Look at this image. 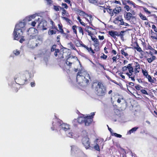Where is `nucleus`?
I'll return each mask as SVG.
<instances>
[{
	"mask_svg": "<svg viewBox=\"0 0 157 157\" xmlns=\"http://www.w3.org/2000/svg\"><path fill=\"white\" fill-rule=\"evenodd\" d=\"M90 76L88 72L85 70L83 67L78 70L76 75V80L78 84L85 83L87 84L89 82V79Z\"/></svg>",
	"mask_w": 157,
	"mask_h": 157,
	"instance_id": "1",
	"label": "nucleus"
},
{
	"mask_svg": "<svg viewBox=\"0 0 157 157\" xmlns=\"http://www.w3.org/2000/svg\"><path fill=\"white\" fill-rule=\"evenodd\" d=\"M92 87L94 90L97 95L98 96H104L106 94V87L101 82L96 81L93 82Z\"/></svg>",
	"mask_w": 157,
	"mask_h": 157,
	"instance_id": "2",
	"label": "nucleus"
},
{
	"mask_svg": "<svg viewBox=\"0 0 157 157\" xmlns=\"http://www.w3.org/2000/svg\"><path fill=\"white\" fill-rule=\"evenodd\" d=\"M75 57L74 56H68L65 61L63 59L61 60L59 63L60 67L64 70L65 71H70L71 67L72 62L71 59L74 58Z\"/></svg>",
	"mask_w": 157,
	"mask_h": 157,
	"instance_id": "3",
	"label": "nucleus"
},
{
	"mask_svg": "<svg viewBox=\"0 0 157 157\" xmlns=\"http://www.w3.org/2000/svg\"><path fill=\"white\" fill-rule=\"evenodd\" d=\"M26 24V23L24 21L23 22H20L16 24L13 33L15 35V38H17V36H20L21 35H23V31L25 29Z\"/></svg>",
	"mask_w": 157,
	"mask_h": 157,
	"instance_id": "4",
	"label": "nucleus"
},
{
	"mask_svg": "<svg viewBox=\"0 0 157 157\" xmlns=\"http://www.w3.org/2000/svg\"><path fill=\"white\" fill-rule=\"evenodd\" d=\"M89 29H93L91 27L87 26L86 28V31L88 33V35L91 37V39L94 42L93 45L94 47V50L96 52H98L100 50L99 40L97 38L92 37L93 34Z\"/></svg>",
	"mask_w": 157,
	"mask_h": 157,
	"instance_id": "5",
	"label": "nucleus"
},
{
	"mask_svg": "<svg viewBox=\"0 0 157 157\" xmlns=\"http://www.w3.org/2000/svg\"><path fill=\"white\" fill-rule=\"evenodd\" d=\"M132 63H129L127 66L123 67L122 68V70L129 78H131L132 81H134L135 75L132 74L134 72V69L132 67Z\"/></svg>",
	"mask_w": 157,
	"mask_h": 157,
	"instance_id": "6",
	"label": "nucleus"
},
{
	"mask_svg": "<svg viewBox=\"0 0 157 157\" xmlns=\"http://www.w3.org/2000/svg\"><path fill=\"white\" fill-rule=\"evenodd\" d=\"M96 144L94 146V149L99 152L100 151V147L103 149L104 145L103 140L102 139H97L95 141Z\"/></svg>",
	"mask_w": 157,
	"mask_h": 157,
	"instance_id": "7",
	"label": "nucleus"
},
{
	"mask_svg": "<svg viewBox=\"0 0 157 157\" xmlns=\"http://www.w3.org/2000/svg\"><path fill=\"white\" fill-rule=\"evenodd\" d=\"M124 31H122L120 32L117 31H111L109 32V34L115 39H117L116 36H120L122 40L124 39Z\"/></svg>",
	"mask_w": 157,
	"mask_h": 157,
	"instance_id": "8",
	"label": "nucleus"
},
{
	"mask_svg": "<svg viewBox=\"0 0 157 157\" xmlns=\"http://www.w3.org/2000/svg\"><path fill=\"white\" fill-rule=\"evenodd\" d=\"M95 113H91L90 116H83V118L85 121V126H89L91 124L93 121V118L94 116L95 115Z\"/></svg>",
	"mask_w": 157,
	"mask_h": 157,
	"instance_id": "9",
	"label": "nucleus"
},
{
	"mask_svg": "<svg viewBox=\"0 0 157 157\" xmlns=\"http://www.w3.org/2000/svg\"><path fill=\"white\" fill-rule=\"evenodd\" d=\"M114 22L115 24H119L120 25H124L127 26L128 24L124 22L123 21V20L122 18V16L121 15H119L117 16L114 20Z\"/></svg>",
	"mask_w": 157,
	"mask_h": 157,
	"instance_id": "10",
	"label": "nucleus"
},
{
	"mask_svg": "<svg viewBox=\"0 0 157 157\" xmlns=\"http://www.w3.org/2000/svg\"><path fill=\"white\" fill-rule=\"evenodd\" d=\"M57 124L58 125L60 130L62 129L66 131L70 129L68 124L63 123L62 121L60 120H59L57 122Z\"/></svg>",
	"mask_w": 157,
	"mask_h": 157,
	"instance_id": "11",
	"label": "nucleus"
},
{
	"mask_svg": "<svg viewBox=\"0 0 157 157\" xmlns=\"http://www.w3.org/2000/svg\"><path fill=\"white\" fill-rule=\"evenodd\" d=\"M47 22L45 20L41 21L37 26V28L39 30H46L47 29Z\"/></svg>",
	"mask_w": 157,
	"mask_h": 157,
	"instance_id": "12",
	"label": "nucleus"
},
{
	"mask_svg": "<svg viewBox=\"0 0 157 157\" xmlns=\"http://www.w3.org/2000/svg\"><path fill=\"white\" fill-rule=\"evenodd\" d=\"M37 30L34 28H31L28 31V35L30 36V39H33L37 35Z\"/></svg>",
	"mask_w": 157,
	"mask_h": 157,
	"instance_id": "13",
	"label": "nucleus"
},
{
	"mask_svg": "<svg viewBox=\"0 0 157 157\" xmlns=\"http://www.w3.org/2000/svg\"><path fill=\"white\" fill-rule=\"evenodd\" d=\"M72 124L75 126H77L78 124H85V121L83 118V116H80L78 117L77 119H75L72 121Z\"/></svg>",
	"mask_w": 157,
	"mask_h": 157,
	"instance_id": "14",
	"label": "nucleus"
},
{
	"mask_svg": "<svg viewBox=\"0 0 157 157\" xmlns=\"http://www.w3.org/2000/svg\"><path fill=\"white\" fill-rule=\"evenodd\" d=\"M82 141L83 144L86 149L90 147V142L89 141V138L87 137H83L82 140Z\"/></svg>",
	"mask_w": 157,
	"mask_h": 157,
	"instance_id": "15",
	"label": "nucleus"
},
{
	"mask_svg": "<svg viewBox=\"0 0 157 157\" xmlns=\"http://www.w3.org/2000/svg\"><path fill=\"white\" fill-rule=\"evenodd\" d=\"M14 80L16 83L20 85H23L25 84L27 81L26 78L25 79L23 78L18 77L17 78H14Z\"/></svg>",
	"mask_w": 157,
	"mask_h": 157,
	"instance_id": "16",
	"label": "nucleus"
},
{
	"mask_svg": "<svg viewBox=\"0 0 157 157\" xmlns=\"http://www.w3.org/2000/svg\"><path fill=\"white\" fill-rule=\"evenodd\" d=\"M54 56L56 57H57V59H63L64 58L63 53L61 51H60L59 49L56 48L55 52L54 53Z\"/></svg>",
	"mask_w": 157,
	"mask_h": 157,
	"instance_id": "17",
	"label": "nucleus"
},
{
	"mask_svg": "<svg viewBox=\"0 0 157 157\" xmlns=\"http://www.w3.org/2000/svg\"><path fill=\"white\" fill-rule=\"evenodd\" d=\"M146 52L148 54L150 55L151 56V57L147 58V60L148 63H151L156 59V57L153 55V54L152 52L150 51L149 53L147 52Z\"/></svg>",
	"mask_w": 157,
	"mask_h": 157,
	"instance_id": "18",
	"label": "nucleus"
},
{
	"mask_svg": "<svg viewBox=\"0 0 157 157\" xmlns=\"http://www.w3.org/2000/svg\"><path fill=\"white\" fill-rule=\"evenodd\" d=\"M121 10V8L120 6H118L116 7L113 10V12H112V16L114 15L115 14V15H116L117 14L119 13Z\"/></svg>",
	"mask_w": 157,
	"mask_h": 157,
	"instance_id": "19",
	"label": "nucleus"
},
{
	"mask_svg": "<svg viewBox=\"0 0 157 157\" xmlns=\"http://www.w3.org/2000/svg\"><path fill=\"white\" fill-rule=\"evenodd\" d=\"M124 17L128 21L130 20L131 18H133L134 17L131 13L126 12L124 13Z\"/></svg>",
	"mask_w": 157,
	"mask_h": 157,
	"instance_id": "20",
	"label": "nucleus"
},
{
	"mask_svg": "<svg viewBox=\"0 0 157 157\" xmlns=\"http://www.w3.org/2000/svg\"><path fill=\"white\" fill-rule=\"evenodd\" d=\"M76 11L79 14V15H80L81 16H82L84 17H88L89 16L90 17H91V15L89 16L87 13H86L82 10L78 9L76 10Z\"/></svg>",
	"mask_w": 157,
	"mask_h": 157,
	"instance_id": "21",
	"label": "nucleus"
},
{
	"mask_svg": "<svg viewBox=\"0 0 157 157\" xmlns=\"http://www.w3.org/2000/svg\"><path fill=\"white\" fill-rule=\"evenodd\" d=\"M134 70L135 73L136 74L137 73H139L141 71V68L140 65L138 64V63H136Z\"/></svg>",
	"mask_w": 157,
	"mask_h": 157,
	"instance_id": "22",
	"label": "nucleus"
},
{
	"mask_svg": "<svg viewBox=\"0 0 157 157\" xmlns=\"http://www.w3.org/2000/svg\"><path fill=\"white\" fill-rule=\"evenodd\" d=\"M22 35H21L20 36H17V38H15V35L13 34L14 40H18L20 38V39L19 40V42L21 43H22L23 41H25V39L24 38V36H22Z\"/></svg>",
	"mask_w": 157,
	"mask_h": 157,
	"instance_id": "23",
	"label": "nucleus"
},
{
	"mask_svg": "<svg viewBox=\"0 0 157 157\" xmlns=\"http://www.w3.org/2000/svg\"><path fill=\"white\" fill-rule=\"evenodd\" d=\"M61 10H62V14L63 16V17H65V16L67 17L70 16L68 13L65 9H64V8L63 7L62 8Z\"/></svg>",
	"mask_w": 157,
	"mask_h": 157,
	"instance_id": "24",
	"label": "nucleus"
},
{
	"mask_svg": "<svg viewBox=\"0 0 157 157\" xmlns=\"http://www.w3.org/2000/svg\"><path fill=\"white\" fill-rule=\"evenodd\" d=\"M58 26L59 30H58V31H59L61 34H65L66 35V34L64 33L63 29V26L62 24H59L58 25Z\"/></svg>",
	"mask_w": 157,
	"mask_h": 157,
	"instance_id": "25",
	"label": "nucleus"
},
{
	"mask_svg": "<svg viewBox=\"0 0 157 157\" xmlns=\"http://www.w3.org/2000/svg\"><path fill=\"white\" fill-rule=\"evenodd\" d=\"M54 29H52V28H50V29L48 31V34L50 35H52L56 33L57 30L56 29L53 30Z\"/></svg>",
	"mask_w": 157,
	"mask_h": 157,
	"instance_id": "26",
	"label": "nucleus"
},
{
	"mask_svg": "<svg viewBox=\"0 0 157 157\" xmlns=\"http://www.w3.org/2000/svg\"><path fill=\"white\" fill-rule=\"evenodd\" d=\"M50 24L52 25V26L50 28H52V29H56L57 31H58L57 27L56 26L55 24L54 21L51 19H50Z\"/></svg>",
	"mask_w": 157,
	"mask_h": 157,
	"instance_id": "27",
	"label": "nucleus"
},
{
	"mask_svg": "<svg viewBox=\"0 0 157 157\" xmlns=\"http://www.w3.org/2000/svg\"><path fill=\"white\" fill-rule=\"evenodd\" d=\"M138 128V127H135L130 130L128 132V134H130L134 132Z\"/></svg>",
	"mask_w": 157,
	"mask_h": 157,
	"instance_id": "28",
	"label": "nucleus"
},
{
	"mask_svg": "<svg viewBox=\"0 0 157 157\" xmlns=\"http://www.w3.org/2000/svg\"><path fill=\"white\" fill-rule=\"evenodd\" d=\"M134 90H136V91H140V90H141V89L143 88V87L139 84L135 85L134 86Z\"/></svg>",
	"mask_w": 157,
	"mask_h": 157,
	"instance_id": "29",
	"label": "nucleus"
},
{
	"mask_svg": "<svg viewBox=\"0 0 157 157\" xmlns=\"http://www.w3.org/2000/svg\"><path fill=\"white\" fill-rule=\"evenodd\" d=\"M121 54L124 55L126 58H128V54L125 51V49H122L121 50Z\"/></svg>",
	"mask_w": 157,
	"mask_h": 157,
	"instance_id": "30",
	"label": "nucleus"
},
{
	"mask_svg": "<svg viewBox=\"0 0 157 157\" xmlns=\"http://www.w3.org/2000/svg\"><path fill=\"white\" fill-rule=\"evenodd\" d=\"M78 26H77L76 25H73L72 28L74 33L76 35H77V29L78 28Z\"/></svg>",
	"mask_w": 157,
	"mask_h": 157,
	"instance_id": "31",
	"label": "nucleus"
},
{
	"mask_svg": "<svg viewBox=\"0 0 157 157\" xmlns=\"http://www.w3.org/2000/svg\"><path fill=\"white\" fill-rule=\"evenodd\" d=\"M68 44L70 46V48L71 49L77 51V49L75 48V45L72 42H71L69 43Z\"/></svg>",
	"mask_w": 157,
	"mask_h": 157,
	"instance_id": "32",
	"label": "nucleus"
},
{
	"mask_svg": "<svg viewBox=\"0 0 157 157\" xmlns=\"http://www.w3.org/2000/svg\"><path fill=\"white\" fill-rule=\"evenodd\" d=\"M62 8V7H61L59 6L54 5L53 6V9L55 11H59L60 9L61 10Z\"/></svg>",
	"mask_w": 157,
	"mask_h": 157,
	"instance_id": "33",
	"label": "nucleus"
},
{
	"mask_svg": "<svg viewBox=\"0 0 157 157\" xmlns=\"http://www.w3.org/2000/svg\"><path fill=\"white\" fill-rule=\"evenodd\" d=\"M142 72L144 76L146 78L148 76H149L148 72L145 70H143L142 69Z\"/></svg>",
	"mask_w": 157,
	"mask_h": 157,
	"instance_id": "34",
	"label": "nucleus"
},
{
	"mask_svg": "<svg viewBox=\"0 0 157 157\" xmlns=\"http://www.w3.org/2000/svg\"><path fill=\"white\" fill-rule=\"evenodd\" d=\"M62 18L63 19L65 20L69 24H71L72 21L71 20H70L66 17H62Z\"/></svg>",
	"mask_w": 157,
	"mask_h": 157,
	"instance_id": "35",
	"label": "nucleus"
},
{
	"mask_svg": "<svg viewBox=\"0 0 157 157\" xmlns=\"http://www.w3.org/2000/svg\"><path fill=\"white\" fill-rule=\"evenodd\" d=\"M139 16L140 18L143 20H147V19L146 16L144 15L141 13H140L139 14Z\"/></svg>",
	"mask_w": 157,
	"mask_h": 157,
	"instance_id": "36",
	"label": "nucleus"
},
{
	"mask_svg": "<svg viewBox=\"0 0 157 157\" xmlns=\"http://www.w3.org/2000/svg\"><path fill=\"white\" fill-rule=\"evenodd\" d=\"M146 78L148 79L149 82H150L151 83H154V81L153 79H152L151 75H149V76H148L147 77H146Z\"/></svg>",
	"mask_w": 157,
	"mask_h": 157,
	"instance_id": "37",
	"label": "nucleus"
},
{
	"mask_svg": "<svg viewBox=\"0 0 157 157\" xmlns=\"http://www.w3.org/2000/svg\"><path fill=\"white\" fill-rule=\"evenodd\" d=\"M89 3L94 5H97L98 4L97 0H88Z\"/></svg>",
	"mask_w": 157,
	"mask_h": 157,
	"instance_id": "38",
	"label": "nucleus"
},
{
	"mask_svg": "<svg viewBox=\"0 0 157 157\" xmlns=\"http://www.w3.org/2000/svg\"><path fill=\"white\" fill-rule=\"evenodd\" d=\"M78 28L79 33L82 34V35L84 34L83 30L81 27L78 26Z\"/></svg>",
	"mask_w": 157,
	"mask_h": 157,
	"instance_id": "39",
	"label": "nucleus"
},
{
	"mask_svg": "<svg viewBox=\"0 0 157 157\" xmlns=\"http://www.w3.org/2000/svg\"><path fill=\"white\" fill-rule=\"evenodd\" d=\"M155 34L156 36H151L150 38L153 40L157 41V33H155Z\"/></svg>",
	"mask_w": 157,
	"mask_h": 157,
	"instance_id": "40",
	"label": "nucleus"
},
{
	"mask_svg": "<svg viewBox=\"0 0 157 157\" xmlns=\"http://www.w3.org/2000/svg\"><path fill=\"white\" fill-rule=\"evenodd\" d=\"M78 43H79V45H76V46L77 47L81 46L82 47L84 48L83 46L85 45L84 44H83V42L81 41H78Z\"/></svg>",
	"mask_w": 157,
	"mask_h": 157,
	"instance_id": "41",
	"label": "nucleus"
},
{
	"mask_svg": "<svg viewBox=\"0 0 157 157\" xmlns=\"http://www.w3.org/2000/svg\"><path fill=\"white\" fill-rule=\"evenodd\" d=\"M56 45L55 44H54L52 45V48L51 49V52H54L55 51V50L56 49Z\"/></svg>",
	"mask_w": 157,
	"mask_h": 157,
	"instance_id": "42",
	"label": "nucleus"
},
{
	"mask_svg": "<svg viewBox=\"0 0 157 157\" xmlns=\"http://www.w3.org/2000/svg\"><path fill=\"white\" fill-rule=\"evenodd\" d=\"M34 17H35V16H34V15H31V16H29L28 17H27V19L28 20V21H30L32 19L34 18Z\"/></svg>",
	"mask_w": 157,
	"mask_h": 157,
	"instance_id": "43",
	"label": "nucleus"
},
{
	"mask_svg": "<svg viewBox=\"0 0 157 157\" xmlns=\"http://www.w3.org/2000/svg\"><path fill=\"white\" fill-rule=\"evenodd\" d=\"M13 53L16 56H17L20 54V52L17 50H16L13 51Z\"/></svg>",
	"mask_w": 157,
	"mask_h": 157,
	"instance_id": "44",
	"label": "nucleus"
},
{
	"mask_svg": "<svg viewBox=\"0 0 157 157\" xmlns=\"http://www.w3.org/2000/svg\"><path fill=\"white\" fill-rule=\"evenodd\" d=\"M84 48H86L87 50L89 52V53H90V51L91 50V49L92 48L91 47H90V48H88L87 46L86 45L83 46Z\"/></svg>",
	"mask_w": 157,
	"mask_h": 157,
	"instance_id": "45",
	"label": "nucleus"
},
{
	"mask_svg": "<svg viewBox=\"0 0 157 157\" xmlns=\"http://www.w3.org/2000/svg\"><path fill=\"white\" fill-rule=\"evenodd\" d=\"M112 135H113L114 136L118 138H121L122 137V136L121 135L118 134L116 133H113Z\"/></svg>",
	"mask_w": 157,
	"mask_h": 157,
	"instance_id": "46",
	"label": "nucleus"
},
{
	"mask_svg": "<svg viewBox=\"0 0 157 157\" xmlns=\"http://www.w3.org/2000/svg\"><path fill=\"white\" fill-rule=\"evenodd\" d=\"M140 92L142 93V94H146V95H148V94L147 92V91L146 90H145L141 89L140 90Z\"/></svg>",
	"mask_w": 157,
	"mask_h": 157,
	"instance_id": "47",
	"label": "nucleus"
},
{
	"mask_svg": "<svg viewBox=\"0 0 157 157\" xmlns=\"http://www.w3.org/2000/svg\"><path fill=\"white\" fill-rule=\"evenodd\" d=\"M152 28L154 30V31L155 33H157V28L154 25H152Z\"/></svg>",
	"mask_w": 157,
	"mask_h": 157,
	"instance_id": "48",
	"label": "nucleus"
},
{
	"mask_svg": "<svg viewBox=\"0 0 157 157\" xmlns=\"http://www.w3.org/2000/svg\"><path fill=\"white\" fill-rule=\"evenodd\" d=\"M107 57V55H105L104 54H103V55H102L101 56L100 58L101 59H106Z\"/></svg>",
	"mask_w": 157,
	"mask_h": 157,
	"instance_id": "49",
	"label": "nucleus"
},
{
	"mask_svg": "<svg viewBox=\"0 0 157 157\" xmlns=\"http://www.w3.org/2000/svg\"><path fill=\"white\" fill-rule=\"evenodd\" d=\"M67 136L68 137L72 138L73 136V133L72 132H69L67 134Z\"/></svg>",
	"mask_w": 157,
	"mask_h": 157,
	"instance_id": "50",
	"label": "nucleus"
},
{
	"mask_svg": "<svg viewBox=\"0 0 157 157\" xmlns=\"http://www.w3.org/2000/svg\"><path fill=\"white\" fill-rule=\"evenodd\" d=\"M135 49H136L137 51H138L139 52H144V51H142V50L141 48L140 47L139 48H135Z\"/></svg>",
	"mask_w": 157,
	"mask_h": 157,
	"instance_id": "51",
	"label": "nucleus"
},
{
	"mask_svg": "<svg viewBox=\"0 0 157 157\" xmlns=\"http://www.w3.org/2000/svg\"><path fill=\"white\" fill-rule=\"evenodd\" d=\"M118 56V55H117L116 56H114L113 57L112 59L113 60V62H116L117 59V56Z\"/></svg>",
	"mask_w": 157,
	"mask_h": 157,
	"instance_id": "52",
	"label": "nucleus"
},
{
	"mask_svg": "<svg viewBox=\"0 0 157 157\" xmlns=\"http://www.w3.org/2000/svg\"><path fill=\"white\" fill-rule=\"evenodd\" d=\"M62 5L63 7L64 8L67 9L68 8V6L66 3H62Z\"/></svg>",
	"mask_w": 157,
	"mask_h": 157,
	"instance_id": "53",
	"label": "nucleus"
},
{
	"mask_svg": "<svg viewBox=\"0 0 157 157\" xmlns=\"http://www.w3.org/2000/svg\"><path fill=\"white\" fill-rule=\"evenodd\" d=\"M124 8L127 11H128L130 9L129 6L128 5H125Z\"/></svg>",
	"mask_w": 157,
	"mask_h": 157,
	"instance_id": "54",
	"label": "nucleus"
},
{
	"mask_svg": "<svg viewBox=\"0 0 157 157\" xmlns=\"http://www.w3.org/2000/svg\"><path fill=\"white\" fill-rule=\"evenodd\" d=\"M127 2L128 4H132L133 5L134 7H135V6L136 5L132 1H127Z\"/></svg>",
	"mask_w": 157,
	"mask_h": 157,
	"instance_id": "55",
	"label": "nucleus"
},
{
	"mask_svg": "<svg viewBox=\"0 0 157 157\" xmlns=\"http://www.w3.org/2000/svg\"><path fill=\"white\" fill-rule=\"evenodd\" d=\"M60 35H58L57 37V40L56 41L57 42H59L60 43Z\"/></svg>",
	"mask_w": 157,
	"mask_h": 157,
	"instance_id": "56",
	"label": "nucleus"
},
{
	"mask_svg": "<svg viewBox=\"0 0 157 157\" xmlns=\"http://www.w3.org/2000/svg\"><path fill=\"white\" fill-rule=\"evenodd\" d=\"M147 49L150 50L152 51L154 49L149 44H148L147 45Z\"/></svg>",
	"mask_w": 157,
	"mask_h": 157,
	"instance_id": "57",
	"label": "nucleus"
},
{
	"mask_svg": "<svg viewBox=\"0 0 157 157\" xmlns=\"http://www.w3.org/2000/svg\"><path fill=\"white\" fill-rule=\"evenodd\" d=\"M107 11L112 16V12H113V10H112V9L110 8H108L107 10Z\"/></svg>",
	"mask_w": 157,
	"mask_h": 157,
	"instance_id": "58",
	"label": "nucleus"
},
{
	"mask_svg": "<svg viewBox=\"0 0 157 157\" xmlns=\"http://www.w3.org/2000/svg\"><path fill=\"white\" fill-rule=\"evenodd\" d=\"M48 4L49 5H51L52 3V0H46Z\"/></svg>",
	"mask_w": 157,
	"mask_h": 157,
	"instance_id": "59",
	"label": "nucleus"
},
{
	"mask_svg": "<svg viewBox=\"0 0 157 157\" xmlns=\"http://www.w3.org/2000/svg\"><path fill=\"white\" fill-rule=\"evenodd\" d=\"M94 51H95L94 50L92 49L90 51V53H92V56L94 57H95V56L94 54L95 53V52Z\"/></svg>",
	"mask_w": 157,
	"mask_h": 157,
	"instance_id": "60",
	"label": "nucleus"
},
{
	"mask_svg": "<svg viewBox=\"0 0 157 157\" xmlns=\"http://www.w3.org/2000/svg\"><path fill=\"white\" fill-rule=\"evenodd\" d=\"M111 53L113 54V55H115L117 54V52L116 50H113L111 51Z\"/></svg>",
	"mask_w": 157,
	"mask_h": 157,
	"instance_id": "61",
	"label": "nucleus"
},
{
	"mask_svg": "<svg viewBox=\"0 0 157 157\" xmlns=\"http://www.w3.org/2000/svg\"><path fill=\"white\" fill-rule=\"evenodd\" d=\"M36 24V22H35V21H33L32 22L31 25L33 27H34V26H35Z\"/></svg>",
	"mask_w": 157,
	"mask_h": 157,
	"instance_id": "62",
	"label": "nucleus"
},
{
	"mask_svg": "<svg viewBox=\"0 0 157 157\" xmlns=\"http://www.w3.org/2000/svg\"><path fill=\"white\" fill-rule=\"evenodd\" d=\"M144 11L148 13H149V14L151 13V12L150 11H148L147 8H144Z\"/></svg>",
	"mask_w": 157,
	"mask_h": 157,
	"instance_id": "63",
	"label": "nucleus"
},
{
	"mask_svg": "<svg viewBox=\"0 0 157 157\" xmlns=\"http://www.w3.org/2000/svg\"><path fill=\"white\" fill-rule=\"evenodd\" d=\"M98 38L100 40H103L104 39V37L103 36H98Z\"/></svg>",
	"mask_w": 157,
	"mask_h": 157,
	"instance_id": "64",
	"label": "nucleus"
}]
</instances>
